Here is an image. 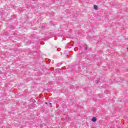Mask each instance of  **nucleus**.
Returning a JSON list of instances; mask_svg holds the SVG:
<instances>
[{
	"mask_svg": "<svg viewBox=\"0 0 128 128\" xmlns=\"http://www.w3.org/2000/svg\"><path fill=\"white\" fill-rule=\"evenodd\" d=\"M50 104H52V103H50Z\"/></svg>",
	"mask_w": 128,
	"mask_h": 128,
	"instance_id": "20e7f679",
	"label": "nucleus"
},
{
	"mask_svg": "<svg viewBox=\"0 0 128 128\" xmlns=\"http://www.w3.org/2000/svg\"><path fill=\"white\" fill-rule=\"evenodd\" d=\"M92 122H96V117H94L92 118Z\"/></svg>",
	"mask_w": 128,
	"mask_h": 128,
	"instance_id": "f257e3e1",
	"label": "nucleus"
},
{
	"mask_svg": "<svg viewBox=\"0 0 128 128\" xmlns=\"http://www.w3.org/2000/svg\"><path fill=\"white\" fill-rule=\"evenodd\" d=\"M46 104H48V102H45Z\"/></svg>",
	"mask_w": 128,
	"mask_h": 128,
	"instance_id": "7ed1b4c3",
	"label": "nucleus"
},
{
	"mask_svg": "<svg viewBox=\"0 0 128 128\" xmlns=\"http://www.w3.org/2000/svg\"><path fill=\"white\" fill-rule=\"evenodd\" d=\"M94 10H98V6L96 5H94Z\"/></svg>",
	"mask_w": 128,
	"mask_h": 128,
	"instance_id": "f03ea898",
	"label": "nucleus"
}]
</instances>
